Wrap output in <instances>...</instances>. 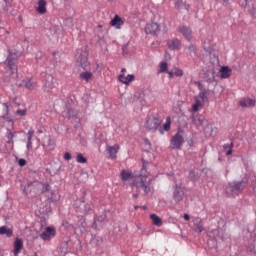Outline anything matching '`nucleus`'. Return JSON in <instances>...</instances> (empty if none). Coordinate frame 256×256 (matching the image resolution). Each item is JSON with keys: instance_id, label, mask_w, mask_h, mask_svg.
<instances>
[{"instance_id": "nucleus-1", "label": "nucleus", "mask_w": 256, "mask_h": 256, "mask_svg": "<svg viewBox=\"0 0 256 256\" xmlns=\"http://www.w3.org/2000/svg\"><path fill=\"white\" fill-rule=\"evenodd\" d=\"M147 165H149V162L143 161L142 168L137 176V180L132 183V187L143 189L145 195H149V193L153 191V187L151 186V179H148L149 172H147Z\"/></svg>"}, {"instance_id": "nucleus-2", "label": "nucleus", "mask_w": 256, "mask_h": 256, "mask_svg": "<svg viewBox=\"0 0 256 256\" xmlns=\"http://www.w3.org/2000/svg\"><path fill=\"white\" fill-rule=\"evenodd\" d=\"M243 189H245V182H229L225 187V193L227 197H237L241 195Z\"/></svg>"}, {"instance_id": "nucleus-3", "label": "nucleus", "mask_w": 256, "mask_h": 256, "mask_svg": "<svg viewBox=\"0 0 256 256\" xmlns=\"http://www.w3.org/2000/svg\"><path fill=\"white\" fill-rule=\"evenodd\" d=\"M74 207L76 211L82 213V215L93 213V203L91 201H86L85 198L76 200L74 202Z\"/></svg>"}, {"instance_id": "nucleus-4", "label": "nucleus", "mask_w": 256, "mask_h": 256, "mask_svg": "<svg viewBox=\"0 0 256 256\" xmlns=\"http://www.w3.org/2000/svg\"><path fill=\"white\" fill-rule=\"evenodd\" d=\"M185 144V138H183V130L178 129L177 133L170 140V148L179 150Z\"/></svg>"}, {"instance_id": "nucleus-5", "label": "nucleus", "mask_w": 256, "mask_h": 256, "mask_svg": "<svg viewBox=\"0 0 256 256\" xmlns=\"http://www.w3.org/2000/svg\"><path fill=\"white\" fill-rule=\"evenodd\" d=\"M77 219L78 221L75 224H70L69 221L63 220L62 227H65V229H80L81 232L85 231V227H87L85 217L78 216Z\"/></svg>"}, {"instance_id": "nucleus-6", "label": "nucleus", "mask_w": 256, "mask_h": 256, "mask_svg": "<svg viewBox=\"0 0 256 256\" xmlns=\"http://www.w3.org/2000/svg\"><path fill=\"white\" fill-rule=\"evenodd\" d=\"M78 53H80V55L77 57V63L80 64V67H87V65H89V48L86 46L84 47V49L78 50Z\"/></svg>"}, {"instance_id": "nucleus-7", "label": "nucleus", "mask_w": 256, "mask_h": 256, "mask_svg": "<svg viewBox=\"0 0 256 256\" xmlns=\"http://www.w3.org/2000/svg\"><path fill=\"white\" fill-rule=\"evenodd\" d=\"M185 198V187L181 184H176L173 191V199L175 203H181V201Z\"/></svg>"}, {"instance_id": "nucleus-8", "label": "nucleus", "mask_w": 256, "mask_h": 256, "mask_svg": "<svg viewBox=\"0 0 256 256\" xmlns=\"http://www.w3.org/2000/svg\"><path fill=\"white\" fill-rule=\"evenodd\" d=\"M6 61L8 63V67H9L12 75H14V73H15V75L17 77V54L9 52V55H8Z\"/></svg>"}, {"instance_id": "nucleus-9", "label": "nucleus", "mask_w": 256, "mask_h": 256, "mask_svg": "<svg viewBox=\"0 0 256 256\" xmlns=\"http://www.w3.org/2000/svg\"><path fill=\"white\" fill-rule=\"evenodd\" d=\"M145 127L148 131H151V133H155V131L161 127V120L159 118H149L145 122Z\"/></svg>"}, {"instance_id": "nucleus-10", "label": "nucleus", "mask_w": 256, "mask_h": 256, "mask_svg": "<svg viewBox=\"0 0 256 256\" xmlns=\"http://www.w3.org/2000/svg\"><path fill=\"white\" fill-rule=\"evenodd\" d=\"M194 85H197V87L200 91L198 96L201 99V101L203 103H207V101H209V92H207L203 83L201 81H195Z\"/></svg>"}, {"instance_id": "nucleus-11", "label": "nucleus", "mask_w": 256, "mask_h": 256, "mask_svg": "<svg viewBox=\"0 0 256 256\" xmlns=\"http://www.w3.org/2000/svg\"><path fill=\"white\" fill-rule=\"evenodd\" d=\"M55 235H57L55 227L48 226L45 231L40 234V239H42V241H51Z\"/></svg>"}, {"instance_id": "nucleus-12", "label": "nucleus", "mask_w": 256, "mask_h": 256, "mask_svg": "<svg viewBox=\"0 0 256 256\" xmlns=\"http://www.w3.org/2000/svg\"><path fill=\"white\" fill-rule=\"evenodd\" d=\"M177 31L178 33H181V35H183L186 41H191V39H193V31L191 30V28H189V26L180 25L177 28Z\"/></svg>"}, {"instance_id": "nucleus-13", "label": "nucleus", "mask_w": 256, "mask_h": 256, "mask_svg": "<svg viewBox=\"0 0 256 256\" xmlns=\"http://www.w3.org/2000/svg\"><path fill=\"white\" fill-rule=\"evenodd\" d=\"M159 31H161V28L156 22H150L145 26L146 35H157Z\"/></svg>"}, {"instance_id": "nucleus-14", "label": "nucleus", "mask_w": 256, "mask_h": 256, "mask_svg": "<svg viewBox=\"0 0 256 256\" xmlns=\"http://www.w3.org/2000/svg\"><path fill=\"white\" fill-rule=\"evenodd\" d=\"M9 104L2 103L0 106V119H7L8 123L13 124V119H9Z\"/></svg>"}, {"instance_id": "nucleus-15", "label": "nucleus", "mask_w": 256, "mask_h": 256, "mask_svg": "<svg viewBox=\"0 0 256 256\" xmlns=\"http://www.w3.org/2000/svg\"><path fill=\"white\" fill-rule=\"evenodd\" d=\"M55 87V83L53 82V75L46 74L44 79L43 89L46 93H49L51 89Z\"/></svg>"}, {"instance_id": "nucleus-16", "label": "nucleus", "mask_w": 256, "mask_h": 256, "mask_svg": "<svg viewBox=\"0 0 256 256\" xmlns=\"http://www.w3.org/2000/svg\"><path fill=\"white\" fill-rule=\"evenodd\" d=\"M17 87H25V89H28V91H33V89L37 87V84H35L32 79H26L20 84H17Z\"/></svg>"}, {"instance_id": "nucleus-17", "label": "nucleus", "mask_w": 256, "mask_h": 256, "mask_svg": "<svg viewBox=\"0 0 256 256\" xmlns=\"http://www.w3.org/2000/svg\"><path fill=\"white\" fill-rule=\"evenodd\" d=\"M167 45L168 49H170L171 51H179V49H181V41L177 38L169 40L167 42Z\"/></svg>"}, {"instance_id": "nucleus-18", "label": "nucleus", "mask_w": 256, "mask_h": 256, "mask_svg": "<svg viewBox=\"0 0 256 256\" xmlns=\"http://www.w3.org/2000/svg\"><path fill=\"white\" fill-rule=\"evenodd\" d=\"M118 81H120V83H123L124 85H129V83L135 81V75L128 74L127 76H125V74H120L118 76Z\"/></svg>"}, {"instance_id": "nucleus-19", "label": "nucleus", "mask_w": 256, "mask_h": 256, "mask_svg": "<svg viewBox=\"0 0 256 256\" xmlns=\"http://www.w3.org/2000/svg\"><path fill=\"white\" fill-rule=\"evenodd\" d=\"M36 11L39 13V15H45L47 13V1L45 0H39L37 3Z\"/></svg>"}, {"instance_id": "nucleus-20", "label": "nucleus", "mask_w": 256, "mask_h": 256, "mask_svg": "<svg viewBox=\"0 0 256 256\" xmlns=\"http://www.w3.org/2000/svg\"><path fill=\"white\" fill-rule=\"evenodd\" d=\"M193 223L195 233H203V220H201L199 217H196L193 219Z\"/></svg>"}, {"instance_id": "nucleus-21", "label": "nucleus", "mask_w": 256, "mask_h": 256, "mask_svg": "<svg viewBox=\"0 0 256 256\" xmlns=\"http://www.w3.org/2000/svg\"><path fill=\"white\" fill-rule=\"evenodd\" d=\"M22 249H23V240L21 238H16L14 241V250H13L14 255L15 256L19 255Z\"/></svg>"}, {"instance_id": "nucleus-22", "label": "nucleus", "mask_w": 256, "mask_h": 256, "mask_svg": "<svg viewBox=\"0 0 256 256\" xmlns=\"http://www.w3.org/2000/svg\"><path fill=\"white\" fill-rule=\"evenodd\" d=\"M111 159H117V153H119V145L108 146L106 149Z\"/></svg>"}, {"instance_id": "nucleus-23", "label": "nucleus", "mask_w": 256, "mask_h": 256, "mask_svg": "<svg viewBox=\"0 0 256 256\" xmlns=\"http://www.w3.org/2000/svg\"><path fill=\"white\" fill-rule=\"evenodd\" d=\"M240 107H255V99L251 98H242L239 101Z\"/></svg>"}, {"instance_id": "nucleus-24", "label": "nucleus", "mask_w": 256, "mask_h": 256, "mask_svg": "<svg viewBox=\"0 0 256 256\" xmlns=\"http://www.w3.org/2000/svg\"><path fill=\"white\" fill-rule=\"evenodd\" d=\"M111 27H115V29H121V26L123 25V20L119 15H115L114 18L110 21Z\"/></svg>"}, {"instance_id": "nucleus-25", "label": "nucleus", "mask_w": 256, "mask_h": 256, "mask_svg": "<svg viewBox=\"0 0 256 256\" xmlns=\"http://www.w3.org/2000/svg\"><path fill=\"white\" fill-rule=\"evenodd\" d=\"M170 129H171V117L168 116L166 118V122L163 124V127L159 128L158 131L160 135H165V131H170Z\"/></svg>"}, {"instance_id": "nucleus-26", "label": "nucleus", "mask_w": 256, "mask_h": 256, "mask_svg": "<svg viewBox=\"0 0 256 256\" xmlns=\"http://www.w3.org/2000/svg\"><path fill=\"white\" fill-rule=\"evenodd\" d=\"M220 77L221 79H229L231 77V70L228 66H223L220 69Z\"/></svg>"}, {"instance_id": "nucleus-27", "label": "nucleus", "mask_w": 256, "mask_h": 256, "mask_svg": "<svg viewBox=\"0 0 256 256\" xmlns=\"http://www.w3.org/2000/svg\"><path fill=\"white\" fill-rule=\"evenodd\" d=\"M0 235H6V237H13V229L7 226L0 227Z\"/></svg>"}, {"instance_id": "nucleus-28", "label": "nucleus", "mask_w": 256, "mask_h": 256, "mask_svg": "<svg viewBox=\"0 0 256 256\" xmlns=\"http://www.w3.org/2000/svg\"><path fill=\"white\" fill-rule=\"evenodd\" d=\"M150 219L152 220L153 225H156L157 227H161L163 225V220L157 214H151Z\"/></svg>"}, {"instance_id": "nucleus-29", "label": "nucleus", "mask_w": 256, "mask_h": 256, "mask_svg": "<svg viewBox=\"0 0 256 256\" xmlns=\"http://www.w3.org/2000/svg\"><path fill=\"white\" fill-rule=\"evenodd\" d=\"M80 79H82V81H86V83H89V81H91V79H93V73H91L89 71L82 72L80 74Z\"/></svg>"}, {"instance_id": "nucleus-30", "label": "nucleus", "mask_w": 256, "mask_h": 256, "mask_svg": "<svg viewBox=\"0 0 256 256\" xmlns=\"http://www.w3.org/2000/svg\"><path fill=\"white\" fill-rule=\"evenodd\" d=\"M17 134V132H13V131H11L10 129H8L7 130V135H6V137H7V141H6V143L8 144V145H13L14 144V141H13V139H15V135Z\"/></svg>"}, {"instance_id": "nucleus-31", "label": "nucleus", "mask_w": 256, "mask_h": 256, "mask_svg": "<svg viewBox=\"0 0 256 256\" xmlns=\"http://www.w3.org/2000/svg\"><path fill=\"white\" fill-rule=\"evenodd\" d=\"M175 8L179 10L185 9L186 11H189V5L183 2V0H176Z\"/></svg>"}, {"instance_id": "nucleus-32", "label": "nucleus", "mask_w": 256, "mask_h": 256, "mask_svg": "<svg viewBox=\"0 0 256 256\" xmlns=\"http://www.w3.org/2000/svg\"><path fill=\"white\" fill-rule=\"evenodd\" d=\"M192 123H194V125H200V127H203L205 123V117L203 115H199L198 119L196 120L195 116H192Z\"/></svg>"}, {"instance_id": "nucleus-33", "label": "nucleus", "mask_w": 256, "mask_h": 256, "mask_svg": "<svg viewBox=\"0 0 256 256\" xmlns=\"http://www.w3.org/2000/svg\"><path fill=\"white\" fill-rule=\"evenodd\" d=\"M131 177H133V173H131V171L122 170V172H121L122 181H129V179H131Z\"/></svg>"}, {"instance_id": "nucleus-34", "label": "nucleus", "mask_w": 256, "mask_h": 256, "mask_svg": "<svg viewBox=\"0 0 256 256\" xmlns=\"http://www.w3.org/2000/svg\"><path fill=\"white\" fill-rule=\"evenodd\" d=\"M168 65L167 62L163 61L159 64L158 73H167Z\"/></svg>"}, {"instance_id": "nucleus-35", "label": "nucleus", "mask_w": 256, "mask_h": 256, "mask_svg": "<svg viewBox=\"0 0 256 256\" xmlns=\"http://www.w3.org/2000/svg\"><path fill=\"white\" fill-rule=\"evenodd\" d=\"M201 105H203V103L201 102V100H195V103L192 105V111L197 112L199 111V107H201Z\"/></svg>"}, {"instance_id": "nucleus-36", "label": "nucleus", "mask_w": 256, "mask_h": 256, "mask_svg": "<svg viewBox=\"0 0 256 256\" xmlns=\"http://www.w3.org/2000/svg\"><path fill=\"white\" fill-rule=\"evenodd\" d=\"M188 53L189 55L193 56V55H197V47H195V45L190 44L188 46Z\"/></svg>"}, {"instance_id": "nucleus-37", "label": "nucleus", "mask_w": 256, "mask_h": 256, "mask_svg": "<svg viewBox=\"0 0 256 256\" xmlns=\"http://www.w3.org/2000/svg\"><path fill=\"white\" fill-rule=\"evenodd\" d=\"M223 149H228V151L226 152V155H232L233 154V143L224 144Z\"/></svg>"}, {"instance_id": "nucleus-38", "label": "nucleus", "mask_w": 256, "mask_h": 256, "mask_svg": "<svg viewBox=\"0 0 256 256\" xmlns=\"http://www.w3.org/2000/svg\"><path fill=\"white\" fill-rule=\"evenodd\" d=\"M76 161L77 163H87V158H85V156H83L81 153H77Z\"/></svg>"}, {"instance_id": "nucleus-39", "label": "nucleus", "mask_w": 256, "mask_h": 256, "mask_svg": "<svg viewBox=\"0 0 256 256\" xmlns=\"http://www.w3.org/2000/svg\"><path fill=\"white\" fill-rule=\"evenodd\" d=\"M42 147H55V142L51 139V137L47 138V142L42 144Z\"/></svg>"}, {"instance_id": "nucleus-40", "label": "nucleus", "mask_w": 256, "mask_h": 256, "mask_svg": "<svg viewBox=\"0 0 256 256\" xmlns=\"http://www.w3.org/2000/svg\"><path fill=\"white\" fill-rule=\"evenodd\" d=\"M92 243L96 246L101 245V243H103V238L99 236H94L92 238Z\"/></svg>"}, {"instance_id": "nucleus-41", "label": "nucleus", "mask_w": 256, "mask_h": 256, "mask_svg": "<svg viewBox=\"0 0 256 256\" xmlns=\"http://www.w3.org/2000/svg\"><path fill=\"white\" fill-rule=\"evenodd\" d=\"M247 181H248V184H249L253 189H255V187H256V177H255V176H250Z\"/></svg>"}, {"instance_id": "nucleus-42", "label": "nucleus", "mask_w": 256, "mask_h": 256, "mask_svg": "<svg viewBox=\"0 0 256 256\" xmlns=\"http://www.w3.org/2000/svg\"><path fill=\"white\" fill-rule=\"evenodd\" d=\"M189 179H191V181H197L199 179V174H196L194 170H191L189 173Z\"/></svg>"}, {"instance_id": "nucleus-43", "label": "nucleus", "mask_w": 256, "mask_h": 256, "mask_svg": "<svg viewBox=\"0 0 256 256\" xmlns=\"http://www.w3.org/2000/svg\"><path fill=\"white\" fill-rule=\"evenodd\" d=\"M101 221H103V217H94V223L92 225V227L94 229H97V225H99V223H101Z\"/></svg>"}, {"instance_id": "nucleus-44", "label": "nucleus", "mask_w": 256, "mask_h": 256, "mask_svg": "<svg viewBox=\"0 0 256 256\" xmlns=\"http://www.w3.org/2000/svg\"><path fill=\"white\" fill-rule=\"evenodd\" d=\"M16 115H19L20 117H25V115H27V109H18L16 111Z\"/></svg>"}, {"instance_id": "nucleus-45", "label": "nucleus", "mask_w": 256, "mask_h": 256, "mask_svg": "<svg viewBox=\"0 0 256 256\" xmlns=\"http://www.w3.org/2000/svg\"><path fill=\"white\" fill-rule=\"evenodd\" d=\"M174 75L176 77H183V70H181L179 68H174Z\"/></svg>"}, {"instance_id": "nucleus-46", "label": "nucleus", "mask_w": 256, "mask_h": 256, "mask_svg": "<svg viewBox=\"0 0 256 256\" xmlns=\"http://www.w3.org/2000/svg\"><path fill=\"white\" fill-rule=\"evenodd\" d=\"M33 135H35V130L30 129L27 133V141H31L33 139Z\"/></svg>"}, {"instance_id": "nucleus-47", "label": "nucleus", "mask_w": 256, "mask_h": 256, "mask_svg": "<svg viewBox=\"0 0 256 256\" xmlns=\"http://www.w3.org/2000/svg\"><path fill=\"white\" fill-rule=\"evenodd\" d=\"M64 159H65V161H71V159H72L71 153L66 152L64 154Z\"/></svg>"}, {"instance_id": "nucleus-48", "label": "nucleus", "mask_w": 256, "mask_h": 256, "mask_svg": "<svg viewBox=\"0 0 256 256\" xmlns=\"http://www.w3.org/2000/svg\"><path fill=\"white\" fill-rule=\"evenodd\" d=\"M249 13H250V15L252 16V17H256V9H255V7H252L250 10H249Z\"/></svg>"}, {"instance_id": "nucleus-49", "label": "nucleus", "mask_w": 256, "mask_h": 256, "mask_svg": "<svg viewBox=\"0 0 256 256\" xmlns=\"http://www.w3.org/2000/svg\"><path fill=\"white\" fill-rule=\"evenodd\" d=\"M18 164L20 165V167H25V165L27 164V161L25 159H20L18 161Z\"/></svg>"}, {"instance_id": "nucleus-50", "label": "nucleus", "mask_w": 256, "mask_h": 256, "mask_svg": "<svg viewBox=\"0 0 256 256\" xmlns=\"http://www.w3.org/2000/svg\"><path fill=\"white\" fill-rule=\"evenodd\" d=\"M26 147H27L28 151L33 149V142L32 141H27Z\"/></svg>"}, {"instance_id": "nucleus-51", "label": "nucleus", "mask_w": 256, "mask_h": 256, "mask_svg": "<svg viewBox=\"0 0 256 256\" xmlns=\"http://www.w3.org/2000/svg\"><path fill=\"white\" fill-rule=\"evenodd\" d=\"M253 0H245V5L241 4V7H247Z\"/></svg>"}, {"instance_id": "nucleus-52", "label": "nucleus", "mask_w": 256, "mask_h": 256, "mask_svg": "<svg viewBox=\"0 0 256 256\" xmlns=\"http://www.w3.org/2000/svg\"><path fill=\"white\" fill-rule=\"evenodd\" d=\"M174 75H175V73L173 71L168 72L169 79H173Z\"/></svg>"}, {"instance_id": "nucleus-53", "label": "nucleus", "mask_w": 256, "mask_h": 256, "mask_svg": "<svg viewBox=\"0 0 256 256\" xmlns=\"http://www.w3.org/2000/svg\"><path fill=\"white\" fill-rule=\"evenodd\" d=\"M73 117V110H68V118L71 119Z\"/></svg>"}, {"instance_id": "nucleus-54", "label": "nucleus", "mask_w": 256, "mask_h": 256, "mask_svg": "<svg viewBox=\"0 0 256 256\" xmlns=\"http://www.w3.org/2000/svg\"><path fill=\"white\" fill-rule=\"evenodd\" d=\"M183 219H185V221H189V219H190L189 214H184Z\"/></svg>"}, {"instance_id": "nucleus-55", "label": "nucleus", "mask_w": 256, "mask_h": 256, "mask_svg": "<svg viewBox=\"0 0 256 256\" xmlns=\"http://www.w3.org/2000/svg\"><path fill=\"white\" fill-rule=\"evenodd\" d=\"M125 73H127V69L122 68V69H121V75H125Z\"/></svg>"}, {"instance_id": "nucleus-56", "label": "nucleus", "mask_w": 256, "mask_h": 256, "mask_svg": "<svg viewBox=\"0 0 256 256\" xmlns=\"http://www.w3.org/2000/svg\"><path fill=\"white\" fill-rule=\"evenodd\" d=\"M51 189V186H49V184L45 185V191H49Z\"/></svg>"}, {"instance_id": "nucleus-57", "label": "nucleus", "mask_w": 256, "mask_h": 256, "mask_svg": "<svg viewBox=\"0 0 256 256\" xmlns=\"http://www.w3.org/2000/svg\"><path fill=\"white\" fill-rule=\"evenodd\" d=\"M132 197L133 199H137L139 197V194H133Z\"/></svg>"}, {"instance_id": "nucleus-58", "label": "nucleus", "mask_w": 256, "mask_h": 256, "mask_svg": "<svg viewBox=\"0 0 256 256\" xmlns=\"http://www.w3.org/2000/svg\"><path fill=\"white\" fill-rule=\"evenodd\" d=\"M230 0H223L224 3H229Z\"/></svg>"}, {"instance_id": "nucleus-59", "label": "nucleus", "mask_w": 256, "mask_h": 256, "mask_svg": "<svg viewBox=\"0 0 256 256\" xmlns=\"http://www.w3.org/2000/svg\"><path fill=\"white\" fill-rule=\"evenodd\" d=\"M18 19H19V21H23V18H22L21 16H19V18H18Z\"/></svg>"}, {"instance_id": "nucleus-60", "label": "nucleus", "mask_w": 256, "mask_h": 256, "mask_svg": "<svg viewBox=\"0 0 256 256\" xmlns=\"http://www.w3.org/2000/svg\"><path fill=\"white\" fill-rule=\"evenodd\" d=\"M4 3H9V0H4Z\"/></svg>"}, {"instance_id": "nucleus-61", "label": "nucleus", "mask_w": 256, "mask_h": 256, "mask_svg": "<svg viewBox=\"0 0 256 256\" xmlns=\"http://www.w3.org/2000/svg\"><path fill=\"white\" fill-rule=\"evenodd\" d=\"M206 51H211V49H210V48H207Z\"/></svg>"}, {"instance_id": "nucleus-62", "label": "nucleus", "mask_w": 256, "mask_h": 256, "mask_svg": "<svg viewBox=\"0 0 256 256\" xmlns=\"http://www.w3.org/2000/svg\"><path fill=\"white\" fill-rule=\"evenodd\" d=\"M7 34H9V31H6Z\"/></svg>"}, {"instance_id": "nucleus-63", "label": "nucleus", "mask_w": 256, "mask_h": 256, "mask_svg": "<svg viewBox=\"0 0 256 256\" xmlns=\"http://www.w3.org/2000/svg\"><path fill=\"white\" fill-rule=\"evenodd\" d=\"M108 1H113V0H108Z\"/></svg>"}]
</instances>
